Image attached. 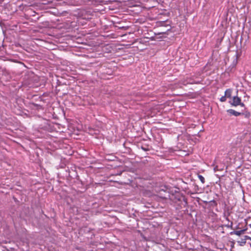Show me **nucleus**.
Instances as JSON below:
<instances>
[{"label": "nucleus", "instance_id": "1", "mask_svg": "<svg viewBox=\"0 0 251 251\" xmlns=\"http://www.w3.org/2000/svg\"><path fill=\"white\" fill-rule=\"evenodd\" d=\"M232 105L237 106L238 105L244 107L245 104L241 102V99L238 96H234L232 98V101L230 102Z\"/></svg>", "mask_w": 251, "mask_h": 251}, {"label": "nucleus", "instance_id": "2", "mask_svg": "<svg viewBox=\"0 0 251 251\" xmlns=\"http://www.w3.org/2000/svg\"><path fill=\"white\" fill-rule=\"evenodd\" d=\"M227 112L229 113L230 114L234 115L235 116H238L241 115V113L236 111L235 110L231 109L228 110Z\"/></svg>", "mask_w": 251, "mask_h": 251}, {"label": "nucleus", "instance_id": "3", "mask_svg": "<svg viewBox=\"0 0 251 251\" xmlns=\"http://www.w3.org/2000/svg\"><path fill=\"white\" fill-rule=\"evenodd\" d=\"M231 92H232V91L231 89H227L225 91V95L226 96V97L230 98L231 96Z\"/></svg>", "mask_w": 251, "mask_h": 251}, {"label": "nucleus", "instance_id": "4", "mask_svg": "<svg viewBox=\"0 0 251 251\" xmlns=\"http://www.w3.org/2000/svg\"><path fill=\"white\" fill-rule=\"evenodd\" d=\"M246 231V229H242L240 230H237L234 231V234L236 235L240 236L242 234H244L245 233V231Z\"/></svg>", "mask_w": 251, "mask_h": 251}, {"label": "nucleus", "instance_id": "5", "mask_svg": "<svg viewBox=\"0 0 251 251\" xmlns=\"http://www.w3.org/2000/svg\"><path fill=\"white\" fill-rule=\"evenodd\" d=\"M198 177L202 184H203L205 182V179L204 177H203L202 176L199 175Z\"/></svg>", "mask_w": 251, "mask_h": 251}, {"label": "nucleus", "instance_id": "6", "mask_svg": "<svg viewBox=\"0 0 251 251\" xmlns=\"http://www.w3.org/2000/svg\"><path fill=\"white\" fill-rule=\"evenodd\" d=\"M226 96L225 95L224 96H222L221 98H220V101H222V102H224L226 100Z\"/></svg>", "mask_w": 251, "mask_h": 251}, {"label": "nucleus", "instance_id": "7", "mask_svg": "<svg viewBox=\"0 0 251 251\" xmlns=\"http://www.w3.org/2000/svg\"><path fill=\"white\" fill-rule=\"evenodd\" d=\"M246 238L248 239H250V237H248V236H246Z\"/></svg>", "mask_w": 251, "mask_h": 251}, {"label": "nucleus", "instance_id": "8", "mask_svg": "<svg viewBox=\"0 0 251 251\" xmlns=\"http://www.w3.org/2000/svg\"><path fill=\"white\" fill-rule=\"evenodd\" d=\"M249 226H250V227L251 228V224H250V225H249Z\"/></svg>", "mask_w": 251, "mask_h": 251}]
</instances>
